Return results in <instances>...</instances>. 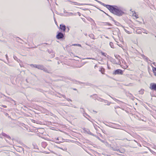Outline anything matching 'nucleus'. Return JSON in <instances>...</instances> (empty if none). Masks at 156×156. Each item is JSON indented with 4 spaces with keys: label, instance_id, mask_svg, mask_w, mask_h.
Segmentation results:
<instances>
[{
    "label": "nucleus",
    "instance_id": "nucleus-43",
    "mask_svg": "<svg viewBox=\"0 0 156 156\" xmlns=\"http://www.w3.org/2000/svg\"><path fill=\"white\" fill-rule=\"evenodd\" d=\"M97 2H99V3H101V2H100V1H97Z\"/></svg>",
    "mask_w": 156,
    "mask_h": 156
},
{
    "label": "nucleus",
    "instance_id": "nucleus-21",
    "mask_svg": "<svg viewBox=\"0 0 156 156\" xmlns=\"http://www.w3.org/2000/svg\"><path fill=\"white\" fill-rule=\"evenodd\" d=\"M150 151L154 155H155L156 154V153L155 152L153 151L152 150H151V149H150Z\"/></svg>",
    "mask_w": 156,
    "mask_h": 156
},
{
    "label": "nucleus",
    "instance_id": "nucleus-40",
    "mask_svg": "<svg viewBox=\"0 0 156 156\" xmlns=\"http://www.w3.org/2000/svg\"><path fill=\"white\" fill-rule=\"evenodd\" d=\"M35 120H32V122H34V123H35Z\"/></svg>",
    "mask_w": 156,
    "mask_h": 156
},
{
    "label": "nucleus",
    "instance_id": "nucleus-41",
    "mask_svg": "<svg viewBox=\"0 0 156 156\" xmlns=\"http://www.w3.org/2000/svg\"><path fill=\"white\" fill-rule=\"evenodd\" d=\"M68 101H71V100H70V99H68Z\"/></svg>",
    "mask_w": 156,
    "mask_h": 156
},
{
    "label": "nucleus",
    "instance_id": "nucleus-32",
    "mask_svg": "<svg viewBox=\"0 0 156 156\" xmlns=\"http://www.w3.org/2000/svg\"><path fill=\"white\" fill-rule=\"evenodd\" d=\"M118 45L120 47L122 48V44H118Z\"/></svg>",
    "mask_w": 156,
    "mask_h": 156
},
{
    "label": "nucleus",
    "instance_id": "nucleus-5",
    "mask_svg": "<svg viewBox=\"0 0 156 156\" xmlns=\"http://www.w3.org/2000/svg\"><path fill=\"white\" fill-rule=\"evenodd\" d=\"M121 67L124 69H126L128 67V66L126 64V63L125 62H123L122 61V63H121V64H119Z\"/></svg>",
    "mask_w": 156,
    "mask_h": 156
},
{
    "label": "nucleus",
    "instance_id": "nucleus-2",
    "mask_svg": "<svg viewBox=\"0 0 156 156\" xmlns=\"http://www.w3.org/2000/svg\"><path fill=\"white\" fill-rule=\"evenodd\" d=\"M115 59H111V62L113 63L116 64H121V62L120 61V59L121 57L119 55H115Z\"/></svg>",
    "mask_w": 156,
    "mask_h": 156
},
{
    "label": "nucleus",
    "instance_id": "nucleus-36",
    "mask_svg": "<svg viewBox=\"0 0 156 156\" xmlns=\"http://www.w3.org/2000/svg\"><path fill=\"white\" fill-rule=\"evenodd\" d=\"M2 107L5 108H6L7 107V106L6 105H3Z\"/></svg>",
    "mask_w": 156,
    "mask_h": 156
},
{
    "label": "nucleus",
    "instance_id": "nucleus-14",
    "mask_svg": "<svg viewBox=\"0 0 156 156\" xmlns=\"http://www.w3.org/2000/svg\"><path fill=\"white\" fill-rule=\"evenodd\" d=\"M99 71L101 72L102 74H104L105 73V70L104 68L101 67L100 68Z\"/></svg>",
    "mask_w": 156,
    "mask_h": 156
},
{
    "label": "nucleus",
    "instance_id": "nucleus-26",
    "mask_svg": "<svg viewBox=\"0 0 156 156\" xmlns=\"http://www.w3.org/2000/svg\"><path fill=\"white\" fill-rule=\"evenodd\" d=\"M2 135L3 136H5H5H6V135H7V134H6L5 133H2Z\"/></svg>",
    "mask_w": 156,
    "mask_h": 156
},
{
    "label": "nucleus",
    "instance_id": "nucleus-6",
    "mask_svg": "<svg viewBox=\"0 0 156 156\" xmlns=\"http://www.w3.org/2000/svg\"><path fill=\"white\" fill-rule=\"evenodd\" d=\"M115 74H122L123 72L122 70L120 69H117L115 70L114 73Z\"/></svg>",
    "mask_w": 156,
    "mask_h": 156
},
{
    "label": "nucleus",
    "instance_id": "nucleus-29",
    "mask_svg": "<svg viewBox=\"0 0 156 156\" xmlns=\"http://www.w3.org/2000/svg\"><path fill=\"white\" fill-rule=\"evenodd\" d=\"M101 141L102 142L104 143L106 145H107V144H108L107 143V142H105V141H103L102 140H101Z\"/></svg>",
    "mask_w": 156,
    "mask_h": 156
},
{
    "label": "nucleus",
    "instance_id": "nucleus-30",
    "mask_svg": "<svg viewBox=\"0 0 156 156\" xmlns=\"http://www.w3.org/2000/svg\"><path fill=\"white\" fill-rule=\"evenodd\" d=\"M144 33L147 34L148 32L146 30H144V32H143Z\"/></svg>",
    "mask_w": 156,
    "mask_h": 156
},
{
    "label": "nucleus",
    "instance_id": "nucleus-47",
    "mask_svg": "<svg viewBox=\"0 0 156 156\" xmlns=\"http://www.w3.org/2000/svg\"><path fill=\"white\" fill-rule=\"evenodd\" d=\"M118 23L119 24V23H118L117 22V24H118Z\"/></svg>",
    "mask_w": 156,
    "mask_h": 156
},
{
    "label": "nucleus",
    "instance_id": "nucleus-8",
    "mask_svg": "<svg viewBox=\"0 0 156 156\" xmlns=\"http://www.w3.org/2000/svg\"><path fill=\"white\" fill-rule=\"evenodd\" d=\"M63 37V34L61 32H59L56 36V38L58 39H59L62 38Z\"/></svg>",
    "mask_w": 156,
    "mask_h": 156
},
{
    "label": "nucleus",
    "instance_id": "nucleus-38",
    "mask_svg": "<svg viewBox=\"0 0 156 156\" xmlns=\"http://www.w3.org/2000/svg\"><path fill=\"white\" fill-rule=\"evenodd\" d=\"M67 27V28H68V30H67V31L68 32V31H69V27Z\"/></svg>",
    "mask_w": 156,
    "mask_h": 156
},
{
    "label": "nucleus",
    "instance_id": "nucleus-23",
    "mask_svg": "<svg viewBox=\"0 0 156 156\" xmlns=\"http://www.w3.org/2000/svg\"><path fill=\"white\" fill-rule=\"evenodd\" d=\"M136 32L137 33L139 34H141V31H140V30H136Z\"/></svg>",
    "mask_w": 156,
    "mask_h": 156
},
{
    "label": "nucleus",
    "instance_id": "nucleus-34",
    "mask_svg": "<svg viewBox=\"0 0 156 156\" xmlns=\"http://www.w3.org/2000/svg\"><path fill=\"white\" fill-rule=\"evenodd\" d=\"M82 20H83L84 22H86V21H85V19H84V18H82Z\"/></svg>",
    "mask_w": 156,
    "mask_h": 156
},
{
    "label": "nucleus",
    "instance_id": "nucleus-25",
    "mask_svg": "<svg viewBox=\"0 0 156 156\" xmlns=\"http://www.w3.org/2000/svg\"><path fill=\"white\" fill-rule=\"evenodd\" d=\"M105 25H106L111 26V24L109 23H105Z\"/></svg>",
    "mask_w": 156,
    "mask_h": 156
},
{
    "label": "nucleus",
    "instance_id": "nucleus-19",
    "mask_svg": "<svg viewBox=\"0 0 156 156\" xmlns=\"http://www.w3.org/2000/svg\"><path fill=\"white\" fill-rule=\"evenodd\" d=\"M72 45L77 46H78L80 47H81V45L79 44H73Z\"/></svg>",
    "mask_w": 156,
    "mask_h": 156
},
{
    "label": "nucleus",
    "instance_id": "nucleus-4",
    "mask_svg": "<svg viewBox=\"0 0 156 156\" xmlns=\"http://www.w3.org/2000/svg\"><path fill=\"white\" fill-rule=\"evenodd\" d=\"M37 68L40 69L42 70H43L45 72H47L48 71L47 69L46 68L44 67L42 65H38L37 66Z\"/></svg>",
    "mask_w": 156,
    "mask_h": 156
},
{
    "label": "nucleus",
    "instance_id": "nucleus-7",
    "mask_svg": "<svg viewBox=\"0 0 156 156\" xmlns=\"http://www.w3.org/2000/svg\"><path fill=\"white\" fill-rule=\"evenodd\" d=\"M150 88L151 90L156 91V84L155 83H151Z\"/></svg>",
    "mask_w": 156,
    "mask_h": 156
},
{
    "label": "nucleus",
    "instance_id": "nucleus-11",
    "mask_svg": "<svg viewBox=\"0 0 156 156\" xmlns=\"http://www.w3.org/2000/svg\"><path fill=\"white\" fill-rule=\"evenodd\" d=\"M91 97H92L93 98L95 99H97L98 100H99L100 98L99 97H98L96 94H94L93 96H91Z\"/></svg>",
    "mask_w": 156,
    "mask_h": 156
},
{
    "label": "nucleus",
    "instance_id": "nucleus-12",
    "mask_svg": "<svg viewBox=\"0 0 156 156\" xmlns=\"http://www.w3.org/2000/svg\"><path fill=\"white\" fill-rule=\"evenodd\" d=\"M41 146L44 148H45L47 146V144L46 142H43L41 144Z\"/></svg>",
    "mask_w": 156,
    "mask_h": 156
},
{
    "label": "nucleus",
    "instance_id": "nucleus-1",
    "mask_svg": "<svg viewBox=\"0 0 156 156\" xmlns=\"http://www.w3.org/2000/svg\"><path fill=\"white\" fill-rule=\"evenodd\" d=\"M104 5L106 6L110 11L114 14L118 16H121L124 14V12L119 7L116 6H111L109 5H105L103 4Z\"/></svg>",
    "mask_w": 156,
    "mask_h": 156
},
{
    "label": "nucleus",
    "instance_id": "nucleus-31",
    "mask_svg": "<svg viewBox=\"0 0 156 156\" xmlns=\"http://www.w3.org/2000/svg\"><path fill=\"white\" fill-rule=\"evenodd\" d=\"M154 65V66H155V67H156V63L154 62L152 63Z\"/></svg>",
    "mask_w": 156,
    "mask_h": 156
},
{
    "label": "nucleus",
    "instance_id": "nucleus-27",
    "mask_svg": "<svg viewBox=\"0 0 156 156\" xmlns=\"http://www.w3.org/2000/svg\"><path fill=\"white\" fill-rule=\"evenodd\" d=\"M83 115L84 116L86 117V116H88L89 117H90L87 114H86V113L84 114H83Z\"/></svg>",
    "mask_w": 156,
    "mask_h": 156
},
{
    "label": "nucleus",
    "instance_id": "nucleus-37",
    "mask_svg": "<svg viewBox=\"0 0 156 156\" xmlns=\"http://www.w3.org/2000/svg\"><path fill=\"white\" fill-rule=\"evenodd\" d=\"M120 41L122 42H123V40L122 39H121V40H120Z\"/></svg>",
    "mask_w": 156,
    "mask_h": 156
},
{
    "label": "nucleus",
    "instance_id": "nucleus-22",
    "mask_svg": "<svg viewBox=\"0 0 156 156\" xmlns=\"http://www.w3.org/2000/svg\"><path fill=\"white\" fill-rule=\"evenodd\" d=\"M139 92H140V94H144V90H140L139 91Z\"/></svg>",
    "mask_w": 156,
    "mask_h": 156
},
{
    "label": "nucleus",
    "instance_id": "nucleus-39",
    "mask_svg": "<svg viewBox=\"0 0 156 156\" xmlns=\"http://www.w3.org/2000/svg\"><path fill=\"white\" fill-rule=\"evenodd\" d=\"M78 14L80 16V12H78Z\"/></svg>",
    "mask_w": 156,
    "mask_h": 156
},
{
    "label": "nucleus",
    "instance_id": "nucleus-9",
    "mask_svg": "<svg viewBox=\"0 0 156 156\" xmlns=\"http://www.w3.org/2000/svg\"><path fill=\"white\" fill-rule=\"evenodd\" d=\"M71 2V4H73L74 5H87V4H83V3H79L78 2H73L71 1H70Z\"/></svg>",
    "mask_w": 156,
    "mask_h": 156
},
{
    "label": "nucleus",
    "instance_id": "nucleus-46",
    "mask_svg": "<svg viewBox=\"0 0 156 156\" xmlns=\"http://www.w3.org/2000/svg\"><path fill=\"white\" fill-rule=\"evenodd\" d=\"M118 23L119 24V23H118L117 22V24H118Z\"/></svg>",
    "mask_w": 156,
    "mask_h": 156
},
{
    "label": "nucleus",
    "instance_id": "nucleus-3",
    "mask_svg": "<svg viewBox=\"0 0 156 156\" xmlns=\"http://www.w3.org/2000/svg\"><path fill=\"white\" fill-rule=\"evenodd\" d=\"M53 139L54 141L57 143L59 144L65 141V140L61 136L55 138Z\"/></svg>",
    "mask_w": 156,
    "mask_h": 156
},
{
    "label": "nucleus",
    "instance_id": "nucleus-10",
    "mask_svg": "<svg viewBox=\"0 0 156 156\" xmlns=\"http://www.w3.org/2000/svg\"><path fill=\"white\" fill-rule=\"evenodd\" d=\"M66 26L63 24H61L60 25V29L64 32L66 29Z\"/></svg>",
    "mask_w": 156,
    "mask_h": 156
},
{
    "label": "nucleus",
    "instance_id": "nucleus-13",
    "mask_svg": "<svg viewBox=\"0 0 156 156\" xmlns=\"http://www.w3.org/2000/svg\"><path fill=\"white\" fill-rule=\"evenodd\" d=\"M151 66L152 67V70L154 75L156 76V67H153L152 65H151Z\"/></svg>",
    "mask_w": 156,
    "mask_h": 156
},
{
    "label": "nucleus",
    "instance_id": "nucleus-16",
    "mask_svg": "<svg viewBox=\"0 0 156 156\" xmlns=\"http://www.w3.org/2000/svg\"><path fill=\"white\" fill-rule=\"evenodd\" d=\"M112 127L115 129H119L120 126L119 125H115V126H114Z\"/></svg>",
    "mask_w": 156,
    "mask_h": 156
},
{
    "label": "nucleus",
    "instance_id": "nucleus-35",
    "mask_svg": "<svg viewBox=\"0 0 156 156\" xmlns=\"http://www.w3.org/2000/svg\"><path fill=\"white\" fill-rule=\"evenodd\" d=\"M54 20H55V24H57V22H56V20L55 19H55H54Z\"/></svg>",
    "mask_w": 156,
    "mask_h": 156
},
{
    "label": "nucleus",
    "instance_id": "nucleus-20",
    "mask_svg": "<svg viewBox=\"0 0 156 156\" xmlns=\"http://www.w3.org/2000/svg\"><path fill=\"white\" fill-rule=\"evenodd\" d=\"M101 54H102V55L105 56V57H106V55H107V54L106 53H105L103 52H101Z\"/></svg>",
    "mask_w": 156,
    "mask_h": 156
},
{
    "label": "nucleus",
    "instance_id": "nucleus-28",
    "mask_svg": "<svg viewBox=\"0 0 156 156\" xmlns=\"http://www.w3.org/2000/svg\"><path fill=\"white\" fill-rule=\"evenodd\" d=\"M5 137H6L8 139H10V136H9V135H7Z\"/></svg>",
    "mask_w": 156,
    "mask_h": 156
},
{
    "label": "nucleus",
    "instance_id": "nucleus-15",
    "mask_svg": "<svg viewBox=\"0 0 156 156\" xmlns=\"http://www.w3.org/2000/svg\"><path fill=\"white\" fill-rule=\"evenodd\" d=\"M109 44H110V46L112 48H114V44L112 42H110Z\"/></svg>",
    "mask_w": 156,
    "mask_h": 156
},
{
    "label": "nucleus",
    "instance_id": "nucleus-44",
    "mask_svg": "<svg viewBox=\"0 0 156 156\" xmlns=\"http://www.w3.org/2000/svg\"><path fill=\"white\" fill-rule=\"evenodd\" d=\"M74 89V90H76V89Z\"/></svg>",
    "mask_w": 156,
    "mask_h": 156
},
{
    "label": "nucleus",
    "instance_id": "nucleus-42",
    "mask_svg": "<svg viewBox=\"0 0 156 156\" xmlns=\"http://www.w3.org/2000/svg\"><path fill=\"white\" fill-rule=\"evenodd\" d=\"M110 103H108L107 105H110Z\"/></svg>",
    "mask_w": 156,
    "mask_h": 156
},
{
    "label": "nucleus",
    "instance_id": "nucleus-18",
    "mask_svg": "<svg viewBox=\"0 0 156 156\" xmlns=\"http://www.w3.org/2000/svg\"><path fill=\"white\" fill-rule=\"evenodd\" d=\"M133 16H135L136 18H138V15H136V14L135 12H134V13H133Z\"/></svg>",
    "mask_w": 156,
    "mask_h": 156
},
{
    "label": "nucleus",
    "instance_id": "nucleus-24",
    "mask_svg": "<svg viewBox=\"0 0 156 156\" xmlns=\"http://www.w3.org/2000/svg\"><path fill=\"white\" fill-rule=\"evenodd\" d=\"M58 148H59L61 149L63 151H66L67 150V149L66 148H64V149H63L61 147H58Z\"/></svg>",
    "mask_w": 156,
    "mask_h": 156
},
{
    "label": "nucleus",
    "instance_id": "nucleus-33",
    "mask_svg": "<svg viewBox=\"0 0 156 156\" xmlns=\"http://www.w3.org/2000/svg\"><path fill=\"white\" fill-rule=\"evenodd\" d=\"M153 148L156 150V146H154Z\"/></svg>",
    "mask_w": 156,
    "mask_h": 156
},
{
    "label": "nucleus",
    "instance_id": "nucleus-17",
    "mask_svg": "<svg viewBox=\"0 0 156 156\" xmlns=\"http://www.w3.org/2000/svg\"><path fill=\"white\" fill-rule=\"evenodd\" d=\"M37 65H36V64H35V65L31 64V65H30V66L31 67H34L36 68H37Z\"/></svg>",
    "mask_w": 156,
    "mask_h": 156
},
{
    "label": "nucleus",
    "instance_id": "nucleus-45",
    "mask_svg": "<svg viewBox=\"0 0 156 156\" xmlns=\"http://www.w3.org/2000/svg\"><path fill=\"white\" fill-rule=\"evenodd\" d=\"M15 56L14 57V59H15Z\"/></svg>",
    "mask_w": 156,
    "mask_h": 156
}]
</instances>
